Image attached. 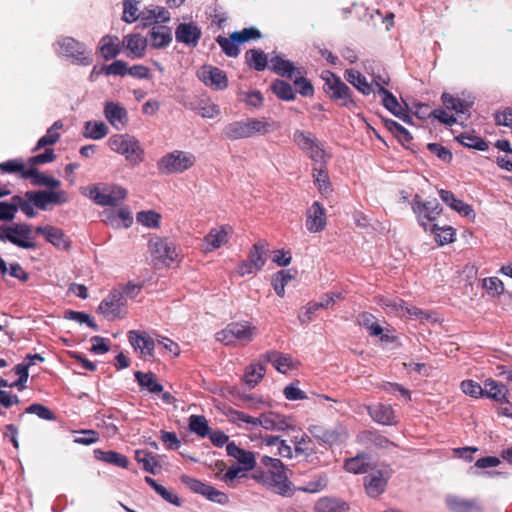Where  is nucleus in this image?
I'll use <instances>...</instances> for the list:
<instances>
[{
	"mask_svg": "<svg viewBox=\"0 0 512 512\" xmlns=\"http://www.w3.org/2000/svg\"><path fill=\"white\" fill-rule=\"evenodd\" d=\"M260 464L263 469H256L253 475L258 483L281 496L290 497L293 495L292 483L289 481L286 467L280 459L265 455L260 458Z\"/></svg>",
	"mask_w": 512,
	"mask_h": 512,
	"instance_id": "f257e3e1",
	"label": "nucleus"
},
{
	"mask_svg": "<svg viewBox=\"0 0 512 512\" xmlns=\"http://www.w3.org/2000/svg\"><path fill=\"white\" fill-rule=\"evenodd\" d=\"M276 129V123L268 118H246L228 123L222 135L228 140H239L266 135Z\"/></svg>",
	"mask_w": 512,
	"mask_h": 512,
	"instance_id": "f03ea898",
	"label": "nucleus"
},
{
	"mask_svg": "<svg viewBox=\"0 0 512 512\" xmlns=\"http://www.w3.org/2000/svg\"><path fill=\"white\" fill-rule=\"evenodd\" d=\"M293 142L303 151L316 165H325L330 155L324 148V143L314 136L310 131L295 130Z\"/></svg>",
	"mask_w": 512,
	"mask_h": 512,
	"instance_id": "7ed1b4c3",
	"label": "nucleus"
},
{
	"mask_svg": "<svg viewBox=\"0 0 512 512\" xmlns=\"http://www.w3.org/2000/svg\"><path fill=\"white\" fill-rule=\"evenodd\" d=\"M112 151L125 156L131 165H138L144 160V150L140 142L129 134H115L108 139Z\"/></svg>",
	"mask_w": 512,
	"mask_h": 512,
	"instance_id": "20e7f679",
	"label": "nucleus"
},
{
	"mask_svg": "<svg viewBox=\"0 0 512 512\" xmlns=\"http://www.w3.org/2000/svg\"><path fill=\"white\" fill-rule=\"evenodd\" d=\"M0 242H10L22 249H35L36 243L32 236V226L27 223L0 225Z\"/></svg>",
	"mask_w": 512,
	"mask_h": 512,
	"instance_id": "39448f33",
	"label": "nucleus"
},
{
	"mask_svg": "<svg viewBox=\"0 0 512 512\" xmlns=\"http://www.w3.org/2000/svg\"><path fill=\"white\" fill-rule=\"evenodd\" d=\"M257 334V327L249 321L229 323L216 333V339L225 345H235L237 342L248 344Z\"/></svg>",
	"mask_w": 512,
	"mask_h": 512,
	"instance_id": "423d86ee",
	"label": "nucleus"
},
{
	"mask_svg": "<svg viewBox=\"0 0 512 512\" xmlns=\"http://www.w3.org/2000/svg\"><path fill=\"white\" fill-rule=\"evenodd\" d=\"M325 81L323 89L331 100L339 102L341 106H354L355 102L352 98V91L340 77L330 71H326L322 75Z\"/></svg>",
	"mask_w": 512,
	"mask_h": 512,
	"instance_id": "0eeeda50",
	"label": "nucleus"
},
{
	"mask_svg": "<svg viewBox=\"0 0 512 512\" xmlns=\"http://www.w3.org/2000/svg\"><path fill=\"white\" fill-rule=\"evenodd\" d=\"M195 162L196 157L192 153L175 150L164 155L158 161L157 166L162 174H173L188 170L194 166Z\"/></svg>",
	"mask_w": 512,
	"mask_h": 512,
	"instance_id": "6e6552de",
	"label": "nucleus"
},
{
	"mask_svg": "<svg viewBox=\"0 0 512 512\" xmlns=\"http://www.w3.org/2000/svg\"><path fill=\"white\" fill-rule=\"evenodd\" d=\"M411 207L418 223L425 231L435 224L437 217L442 213V207L437 199L424 201L418 194L413 197Z\"/></svg>",
	"mask_w": 512,
	"mask_h": 512,
	"instance_id": "1a4fd4ad",
	"label": "nucleus"
},
{
	"mask_svg": "<svg viewBox=\"0 0 512 512\" xmlns=\"http://www.w3.org/2000/svg\"><path fill=\"white\" fill-rule=\"evenodd\" d=\"M88 196L99 206H117L127 197V190L118 185H105L102 189L91 185L88 187Z\"/></svg>",
	"mask_w": 512,
	"mask_h": 512,
	"instance_id": "9d476101",
	"label": "nucleus"
},
{
	"mask_svg": "<svg viewBox=\"0 0 512 512\" xmlns=\"http://www.w3.org/2000/svg\"><path fill=\"white\" fill-rule=\"evenodd\" d=\"M307 430L319 442L330 446L343 443L348 439V431L341 423L327 427L323 424H311Z\"/></svg>",
	"mask_w": 512,
	"mask_h": 512,
	"instance_id": "9b49d317",
	"label": "nucleus"
},
{
	"mask_svg": "<svg viewBox=\"0 0 512 512\" xmlns=\"http://www.w3.org/2000/svg\"><path fill=\"white\" fill-rule=\"evenodd\" d=\"M126 298L120 289H113L99 304L98 312L107 320L123 319L127 315Z\"/></svg>",
	"mask_w": 512,
	"mask_h": 512,
	"instance_id": "f8f14e48",
	"label": "nucleus"
},
{
	"mask_svg": "<svg viewBox=\"0 0 512 512\" xmlns=\"http://www.w3.org/2000/svg\"><path fill=\"white\" fill-rule=\"evenodd\" d=\"M391 477V470L389 467L381 469H372L364 477V487L368 496L377 498L386 490L388 481Z\"/></svg>",
	"mask_w": 512,
	"mask_h": 512,
	"instance_id": "ddd939ff",
	"label": "nucleus"
},
{
	"mask_svg": "<svg viewBox=\"0 0 512 512\" xmlns=\"http://www.w3.org/2000/svg\"><path fill=\"white\" fill-rule=\"evenodd\" d=\"M58 53L71 58L74 62L82 65H89L91 59L83 43L72 37H63L58 41Z\"/></svg>",
	"mask_w": 512,
	"mask_h": 512,
	"instance_id": "4468645a",
	"label": "nucleus"
},
{
	"mask_svg": "<svg viewBox=\"0 0 512 512\" xmlns=\"http://www.w3.org/2000/svg\"><path fill=\"white\" fill-rule=\"evenodd\" d=\"M25 196L40 210H47L49 204H64L68 201L67 194L63 190L28 191Z\"/></svg>",
	"mask_w": 512,
	"mask_h": 512,
	"instance_id": "2eb2a0df",
	"label": "nucleus"
},
{
	"mask_svg": "<svg viewBox=\"0 0 512 512\" xmlns=\"http://www.w3.org/2000/svg\"><path fill=\"white\" fill-rule=\"evenodd\" d=\"M198 78L214 90H224L228 86V78L224 71L212 65H204L197 71Z\"/></svg>",
	"mask_w": 512,
	"mask_h": 512,
	"instance_id": "dca6fc26",
	"label": "nucleus"
},
{
	"mask_svg": "<svg viewBox=\"0 0 512 512\" xmlns=\"http://www.w3.org/2000/svg\"><path fill=\"white\" fill-rule=\"evenodd\" d=\"M149 251L164 264L170 265L177 258L176 247L167 239L154 237L149 241Z\"/></svg>",
	"mask_w": 512,
	"mask_h": 512,
	"instance_id": "f3484780",
	"label": "nucleus"
},
{
	"mask_svg": "<svg viewBox=\"0 0 512 512\" xmlns=\"http://www.w3.org/2000/svg\"><path fill=\"white\" fill-rule=\"evenodd\" d=\"M446 507L451 512H484L485 508L480 500L476 498H464L457 495H447L445 498Z\"/></svg>",
	"mask_w": 512,
	"mask_h": 512,
	"instance_id": "a211bd4d",
	"label": "nucleus"
},
{
	"mask_svg": "<svg viewBox=\"0 0 512 512\" xmlns=\"http://www.w3.org/2000/svg\"><path fill=\"white\" fill-rule=\"evenodd\" d=\"M326 210L323 205L315 201L306 212V228L311 233L321 232L326 227Z\"/></svg>",
	"mask_w": 512,
	"mask_h": 512,
	"instance_id": "6ab92c4d",
	"label": "nucleus"
},
{
	"mask_svg": "<svg viewBox=\"0 0 512 512\" xmlns=\"http://www.w3.org/2000/svg\"><path fill=\"white\" fill-rule=\"evenodd\" d=\"M36 233L43 235L49 243L59 250L68 251L71 248L70 238L58 227L50 225L38 226Z\"/></svg>",
	"mask_w": 512,
	"mask_h": 512,
	"instance_id": "aec40b11",
	"label": "nucleus"
},
{
	"mask_svg": "<svg viewBox=\"0 0 512 512\" xmlns=\"http://www.w3.org/2000/svg\"><path fill=\"white\" fill-rule=\"evenodd\" d=\"M231 232L232 228L228 225L212 228L204 237V251L211 252L219 249L222 245L228 242Z\"/></svg>",
	"mask_w": 512,
	"mask_h": 512,
	"instance_id": "412c9836",
	"label": "nucleus"
},
{
	"mask_svg": "<svg viewBox=\"0 0 512 512\" xmlns=\"http://www.w3.org/2000/svg\"><path fill=\"white\" fill-rule=\"evenodd\" d=\"M128 340L131 346L141 353L143 357H153L154 356V340L147 336L145 332H139L136 330H131L128 332Z\"/></svg>",
	"mask_w": 512,
	"mask_h": 512,
	"instance_id": "4be33fe9",
	"label": "nucleus"
},
{
	"mask_svg": "<svg viewBox=\"0 0 512 512\" xmlns=\"http://www.w3.org/2000/svg\"><path fill=\"white\" fill-rule=\"evenodd\" d=\"M258 426L272 431H284L292 427L285 416L274 412L263 413L257 417L255 427Z\"/></svg>",
	"mask_w": 512,
	"mask_h": 512,
	"instance_id": "5701e85b",
	"label": "nucleus"
},
{
	"mask_svg": "<svg viewBox=\"0 0 512 512\" xmlns=\"http://www.w3.org/2000/svg\"><path fill=\"white\" fill-rule=\"evenodd\" d=\"M201 35L200 28L194 23H181L175 31V37L178 42L192 47L198 44Z\"/></svg>",
	"mask_w": 512,
	"mask_h": 512,
	"instance_id": "b1692460",
	"label": "nucleus"
},
{
	"mask_svg": "<svg viewBox=\"0 0 512 512\" xmlns=\"http://www.w3.org/2000/svg\"><path fill=\"white\" fill-rule=\"evenodd\" d=\"M104 114L109 123L117 130L123 129L128 122L126 109L118 103L107 102L105 104Z\"/></svg>",
	"mask_w": 512,
	"mask_h": 512,
	"instance_id": "393cba45",
	"label": "nucleus"
},
{
	"mask_svg": "<svg viewBox=\"0 0 512 512\" xmlns=\"http://www.w3.org/2000/svg\"><path fill=\"white\" fill-rule=\"evenodd\" d=\"M369 416L382 425H395L397 423L394 410L391 405L377 403L367 408Z\"/></svg>",
	"mask_w": 512,
	"mask_h": 512,
	"instance_id": "a878e982",
	"label": "nucleus"
},
{
	"mask_svg": "<svg viewBox=\"0 0 512 512\" xmlns=\"http://www.w3.org/2000/svg\"><path fill=\"white\" fill-rule=\"evenodd\" d=\"M269 68L281 77L292 79L296 74H301L302 69L296 68L294 63L281 55H275L270 59Z\"/></svg>",
	"mask_w": 512,
	"mask_h": 512,
	"instance_id": "bb28decb",
	"label": "nucleus"
},
{
	"mask_svg": "<svg viewBox=\"0 0 512 512\" xmlns=\"http://www.w3.org/2000/svg\"><path fill=\"white\" fill-rule=\"evenodd\" d=\"M484 397L493 399L499 403H508V388L506 385L497 382L492 378H488L484 382Z\"/></svg>",
	"mask_w": 512,
	"mask_h": 512,
	"instance_id": "cd10ccee",
	"label": "nucleus"
},
{
	"mask_svg": "<svg viewBox=\"0 0 512 512\" xmlns=\"http://www.w3.org/2000/svg\"><path fill=\"white\" fill-rule=\"evenodd\" d=\"M227 454L235 458L239 463L244 465V470H251L256 466L254 454L238 447L234 442L227 443Z\"/></svg>",
	"mask_w": 512,
	"mask_h": 512,
	"instance_id": "c85d7f7f",
	"label": "nucleus"
},
{
	"mask_svg": "<svg viewBox=\"0 0 512 512\" xmlns=\"http://www.w3.org/2000/svg\"><path fill=\"white\" fill-rule=\"evenodd\" d=\"M441 100L444 107L447 110H453L458 115H469V111L473 105L472 101L461 99L459 97H454L453 95L447 92H444L441 95Z\"/></svg>",
	"mask_w": 512,
	"mask_h": 512,
	"instance_id": "c756f323",
	"label": "nucleus"
},
{
	"mask_svg": "<svg viewBox=\"0 0 512 512\" xmlns=\"http://www.w3.org/2000/svg\"><path fill=\"white\" fill-rule=\"evenodd\" d=\"M315 512H349L350 507L344 500L323 497L320 498L315 504Z\"/></svg>",
	"mask_w": 512,
	"mask_h": 512,
	"instance_id": "7c9ffc66",
	"label": "nucleus"
},
{
	"mask_svg": "<svg viewBox=\"0 0 512 512\" xmlns=\"http://www.w3.org/2000/svg\"><path fill=\"white\" fill-rule=\"evenodd\" d=\"M23 179H30L33 186H45L51 189L58 188L61 182L51 176L40 172L36 168H30L23 174Z\"/></svg>",
	"mask_w": 512,
	"mask_h": 512,
	"instance_id": "2f4dec72",
	"label": "nucleus"
},
{
	"mask_svg": "<svg viewBox=\"0 0 512 512\" xmlns=\"http://www.w3.org/2000/svg\"><path fill=\"white\" fill-rule=\"evenodd\" d=\"M260 359L271 363L280 373H286L292 367L291 357L275 350L266 352Z\"/></svg>",
	"mask_w": 512,
	"mask_h": 512,
	"instance_id": "473e14b6",
	"label": "nucleus"
},
{
	"mask_svg": "<svg viewBox=\"0 0 512 512\" xmlns=\"http://www.w3.org/2000/svg\"><path fill=\"white\" fill-rule=\"evenodd\" d=\"M123 45L135 58H141L145 54L147 39L140 34H128L123 38Z\"/></svg>",
	"mask_w": 512,
	"mask_h": 512,
	"instance_id": "72a5a7b5",
	"label": "nucleus"
},
{
	"mask_svg": "<svg viewBox=\"0 0 512 512\" xmlns=\"http://www.w3.org/2000/svg\"><path fill=\"white\" fill-rule=\"evenodd\" d=\"M344 78L363 95H370L372 92H375L372 88V84L367 81L366 77L355 69H347L344 73Z\"/></svg>",
	"mask_w": 512,
	"mask_h": 512,
	"instance_id": "f704fd0d",
	"label": "nucleus"
},
{
	"mask_svg": "<svg viewBox=\"0 0 512 512\" xmlns=\"http://www.w3.org/2000/svg\"><path fill=\"white\" fill-rule=\"evenodd\" d=\"M151 45L154 48H163L172 40L171 29L164 25H155L149 32Z\"/></svg>",
	"mask_w": 512,
	"mask_h": 512,
	"instance_id": "c9c22d12",
	"label": "nucleus"
},
{
	"mask_svg": "<svg viewBox=\"0 0 512 512\" xmlns=\"http://www.w3.org/2000/svg\"><path fill=\"white\" fill-rule=\"evenodd\" d=\"M99 50L105 60L115 58L120 52V41L117 36L106 35L99 42Z\"/></svg>",
	"mask_w": 512,
	"mask_h": 512,
	"instance_id": "e433bc0d",
	"label": "nucleus"
},
{
	"mask_svg": "<svg viewBox=\"0 0 512 512\" xmlns=\"http://www.w3.org/2000/svg\"><path fill=\"white\" fill-rule=\"evenodd\" d=\"M439 196L444 203L462 216H468L473 211L470 205L460 199H457L454 193L449 190L441 189L439 191Z\"/></svg>",
	"mask_w": 512,
	"mask_h": 512,
	"instance_id": "4c0bfd02",
	"label": "nucleus"
},
{
	"mask_svg": "<svg viewBox=\"0 0 512 512\" xmlns=\"http://www.w3.org/2000/svg\"><path fill=\"white\" fill-rule=\"evenodd\" d=\"M267 252V244L265 241L256 242L249 251L248 259L249 263L261 270L265 263V254Z\"/></svg>",
	"mask_w": 512,
	"mask_h": 512,
	"instance_id": "58836bf2",
	"label": "nucleus"
},
{
	"mask_svg": "<svg viewBox=\"0 0 512 512\" xmlns=\"http://www.w3.org/2000/svg\"><path fill=\"white\" fill-rule=\"evenodd\" d=\"M135 378L139 386L147 389L150 393H160L163 391V386L157 382L156 375L153 372L143 373L136 371Z\"/></svg>",
	"mask_w": 512,
	"mask_h": 512,
	"instance_id": "ea45409f",
	"label": "nucleus"
},
{
	"mask_svg": "<svg viewBox=\"0 0 512 512\" xmlns=\"http://www.w3.org/2000/svg\"><path fill=\"white\" fill-rule=\"evenodd\" d=\"M265 365L262 362L251 363L245 369L244 381L250 387L258 384L265 375Z\"/></svg>",
	"mask_w": 512,
	"mask_h": 512,
	"instance_id": "a19ab883",
	"label": "nucleus"
},
{
	"mask_svg": "<svg viewBox=\"0 0 512 512\" xmlns=\"http://www.w3.org/2000/svg\"><path fill=\"white\" fill-rule=\"evenodd\" d=\"M245 58L249 67L256 71H263L268 66L267 55L260 49L248 50L245 54Z\"/></svg>",
	"mask_w": 512,
	"mask_h": 512,
	"instance_id": "79ce46f5",
	"label": "nucleus"
},
{
	"mask_svg": "<svg viewBox=\"0 0 512 512\" xmlns=\"http://www.w3.org/2000/svg\"><path fill=\"white\" fill-rule=\"evenodd\" d=\"M271 90L279 99L284 101H292L296 98L292 85L281 79H275L272 82Z\"/></svg>",
	"mask_w": 512,
	"mask_h": 512,
	"instance_id": "37998d69",
	"label": "nucleus"
},
{
	"mask_svg": "<svg viewBox=\"0 0 512 512\" xmlns=\"http://www.w3.org/2000/svg\"><path fill=\"white\" fill-rule=\"evenodd\" d=\"M108 134V127L104 122L87 121L84 125L83 136L88 139L99 140Z\"/></svg>",
	"mask_w": 512,
	"mask_h": 512,
	"instance_id": "c03bdc74",
	"label": "nucleus"
},
{
	"mask_svg": "<svg viewBox=\"0 0 512 512\" xmlns=\"http://www.w3.org/2000/svg\"><path fill=\"white\" fill-rule=\"evenodd\" d=\"M119 220L122 222L124 228H129L133 223V217L128 208H120L117 212L111 211L106 219V222L113 227H120Z\"/></svg>",
	"mask_w": 512,
	"mask_h": 512,
	"instance_id": "a18cd8bd",
	"label": "nucleus"
},
{
	"mask_svg": "<svg viewBox=\"0 0 512 512\" xmlns=\"http://www.w3.org/2000/svg\"><path fill=\"white\" fill-rule=\"evenodd\" d=\"M368 457L364 454L349 458L344 463L346 471L354 474H362L368 471Z\"/></svg>",
	"mask_w": 512,
	"mask_h": 512,
	"instance_id": "49530a36",
	"label": "nucleus"
},
{
	"mask_svg": "<svg viewBox=\"0 0 512 512\" xmlns=\"http://www.w3.org/2000/svg\"><path fill=\"white\" fill-rule=\"evenodd\" d=\"M145 481L151 488H153L167 502H169L175 506H181L182 502H181L180 498L176 494L167 490L164 486L158 484L153 478L146 476Z\"/></svg>",
	"mask_w": 512,
	"mask_h": 512,
	"instance_id": "de8ad7c7",
	"label": "nucleus"
},
{
	"mask_svg": "<svg viewBox=\"0 0 512 512\" xmlns=\"http://www.w3.org/2000/svg\"><path fill=\"white\" fill-rule=\"evenodd\" d=\"M189 429L201 438L208 436L210 432L208 421L202 415H191L189 417Z\"/></svg>",
	"mask_w": 512,
	"mask_h": 512,
	"instance_id": "09e8293b",
	"label": "nucleus"
},
{
	"mask_svg": "<svg viewBox=\"0 0 512 512\" xmlns=\"http://www.w3.org/2000/svg\"><path fill=\"white\" fill-rule=\"evenodd\" d=\"M136 220L147 228L157 229L160 227L161 215L154 210L140 211L136 215Z\"/></svg>",
	"mask_w": 512,
	"mask_h": 512,
	"instance_id": "8fccbe9b",
	"label": "nucleus"
},
{
	"mask_svg": "<svg viewBox=\"0 0 512 512\" xmlns=\"http://www.w3.org/2000/svg\"><path fill=\"white\" fill-rule=\"evenodd\" d=\"M358 322L361 326L366 328L371 336H379L382 334V327L376 322L374 315L368 312H363L358 317Z\"/></svg>",
	"mask_w": 512,
	"mask_h": 512,
	"instance_id": "3c124183",
	"label": "nucleus"
},
{
	"mask_svg": "<svg viewBox=\"0 0 512 512\" xmlns=\"http://www.w3.org/2000/svg\"><path fill=\"white\" fill-rule=\"evenodd\" d=\"M456 139L467 148H473L479 151H486L488 149L487 142L479 136L464 133L459 135Z\"/></svg>",
	"mask_w": 512,
	"mask_h": 512,
	"instance_id": "603ef678",
	"label": "nucleus"
},
{
	"mask_svg": "<svg viewBox=\"0 0 512 512\" xmlns=\"http://www.w3.org/2000/svg\"><path fill=\"white\" fill-rule=\"evenodd\" d=\"M376 92L381 96L383 106L395 116L399 115L402 106L397 98L387 89L376 90Z\"/></svg>",
	"mask_w": 512,
	"mask_h": 512,
	"instance_id": "864d4df0",
	"label": "nucleus"
},
{
	"mask_svg": "<svg viewBox=\"0 0 512 512\" xmlns=\"http://www.w3.org/2000/svg\"><path fill=\"white\" fill-rule=\"evenodd\" d=\"M327 485V475L322 473L314 476L313 479L308 481L303 487H300L299 490L308 493H317L324 490Z\"/></svg>",
	"mask_w": 512,
	"mask_h": 512,
	"instance_id": "5fc2aeb1",
	"label": "nucleus"
},
{
	"mask_svg": "<svg viewBox=\"0 0 512 512\" xmlns=\"http://www.w3.org/2000/svg\"><path fill=\"white\" fill-rule=\"evenodd\" d=\"M216 42L228 57H237L239 55L238 42L232 38V34L229 38L219 35L216 38Z\"/></svg>",
	"mask_w": 512,
	"mask_h": 512,
	"instance_id": "6e6d98bb",
	"label": "nucleus"
},
{
	"mask_svg": "<svg viewBox=\"0 0 512 512\" xmlns=\"http://www.w3.org/2000/svg\"><path fill=\"white\" fill-rule=\"evenodd\" d=\"M98 453L101 455L100 459L109 464H113L121 468H127L129 465L128 458L121 453L115 451H98Z\"/></svg>",
	"mask_w": 512,
	"mask_h": 512,
	"instance_id": "4d7b16f0",
	"label": "nucleus"
},
{
	"mask_svg": "<svg viewBox=\"0 0 512 512\" xmlns=\"http://www.w3.org/2000/svg\"><path fill=\"white\" fill-rule=\"evenodd\" d=\"M482 287L492 297H499L504 292V284L498 277H487L482 280Z\"/></svg>",
	"mask_w": 512,
	"mask_h": 512,
	"instance_id": "13d9d810",
	"label": "nucleus"
},
{
	"mask_svg": "<svg viewBox=\"0 0 512 512\" xmlns=\"http://www.w3.org/2000/svg\"><path fill=\"white\" fill-rule=\"evenodd\" d=\"M293 83L300 95L304 97H312L314 95L313 84L309 79L303 76V72L294 76Z\"/></svg>",
	"mask_w": 512,
	"mask_h": 512,
	"instance_id": "bf43d9fd",
	"label": "nucleus"
},
{
	"mask_svg": "<svg viewBox=\"0 0 512 512\" xmlns=\"http://www.w3.org/2000/svg\"><path fill=\"white\" fill-rule=\"evenodd\" d=\"M11 200L14 201L17 211L21 210L29 218L36 216V212L34 210L35 205L33 204V201L28 199L26 196L22 197L20 195H14Z\"/></svg>",
	"mask_w": 512,
	"mask_h": 512,
	"instance_id": "052dcab7",
	"label": "nucleus"
},
{
	"mask_svg": "<svg viewBox=\"0 0 512 512\" xmlns=\"http://www.w3.org/2000/svg\"><path fill=\"white\" fill-rule=\"evenodd\" d=\"M319 167L313 168L314 182L317 184L320 191H328L330 189L329 176L325 169V165H318Z\"/></svg>",
	"mask_w": 512,
	"mask_h": 512,
	"instance_id": "680f3d73",
	"label": "nucleus"
},
{
	"mask_svg": "<svg viewBox=\"0 0 512 512\" xmlns=\"http://www.w3.org/2000/svg\"><path fill=\"white\" fill-rule=\"evenodd\" d=\"M65 318L79 322L80 324L85 323V324H87L88 327H90L94 331L99 330V327L95 323V321L90 317L89 314H87L85 312L68 310L65 313Z\"/></svg>",
	"mask_w": 512,
	"mask_h": 512,
	"instance_id": "e2e57ef3",
	"label": "nucleus"
},
{
	"mask_svg": "<svg viewBox=\"0 0 512 512\" xmlns=\"http://www.w3.org/2000/svg\"><path fill=\"white\" fill-rule=\"evenodd\" d=\"M429 231L439 238L441 245L454 241V229L450 226L440 228L437 224H432Z\"/></svg>",
	"mask_w": 512,
	"mask_h": 512,
	"instance_id": "0e129e2a",
	"label": "nucleus"
},
{
	"mask_svg": "<svg viewBox=\"0 0 512 512\" xmlns=\"http://www.w3.org/2000/svg\"><path fill=\"white\" fill-rule=\"evenodd\" d=\"M25 412L29 413V414H35L39 418L44 419V420L51 421V420L56 419L54 412L51 409H49L48 407H46L40 403L31 404L30 406H28L26 408Z\"/></svg>",
	"mask_w": 512,
	"mask_h": 512,
	"instance_id": "69168bd1",
	"label": "nucleus"
},
{
	"mask_svg": "<svg viewBox=\"0 0 512 512\" xmlns=\"http://www.w3.org/2000/svg\"><path fill=\"white\" fill-rule=\"evenodd\" d=\"M138 2L136 0H123V16L122 19L127 23H133L139 19Z\"/></svg>",
	"mask_w": 512,
	"mask_h": 512,
	"instance_id": "338daca9",
	"label": "nucleus"
},
{
	"mask_svg": "<svg viewBox=\"0 0 512 512\" xmlns=\"http://www.w3.org/2000/svg\"><path fill=\"white\" fill-rule=\"evenodd\" d=\"M461 390L464 394L469 395L473 398H481L484 397L483 391L484 387H482L478 382L474 380H464L461 383Z\"/></svg>",
	"mask_w": 512,
	"mask_h": 512,
	"instance_id": "774afa93",
	"label": "nucleus"
}]
</instances>
